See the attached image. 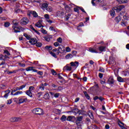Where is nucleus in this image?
<instances>
[{
	"label": "nucleus",
	"instance_id": "obj_26",
	"mask_svg": "<svg viewBox=\"0 0 129 129\" xmlns=\"http://www.w3.org/2000/svg\"><path fill=\"white\" fill-rule=\"evenodd\" d=\"M88 115L89 117L91 118V119H93L94 118V117H93V114L92 113V112H89Z\"/></svg>",
	"mask_w": 129,
	"mask_h": 129
},
{
	"label": "nucleus",
	"instance_id": "obj_37",
	"mask_svg": "<svg viewBox=\"0 0 129 129\" xmlns=\"http://www.w3.org/2000/svg\"><path fill=\"white\" fill-rule=\"evenodd\" d=\"M40 31L42 33V34H44V35H46L47 34V31L46 30L44 29L43 28H41Z\"/></svg>",
	"mask_w": 129,
	"mask_h": 129
},
{
	"label": "nucleus",
	"instance_id": "obj_25",
	"mask_svg": "<svg viewBox=\"0 0 129 129\" xmlns=\"http://www.w3.org/2000/svg\"><path fill=\"white\" fill-rule=\"evenodd\" d=\"M114 8L112 9V11H111L110 15L112 17H114V15H115V11H114Z\"/></svg>",
	"mask_w": 129,
	"mask_h": 129
},
{
	"label": "nucleus",
	"instance_id": "obj_39",
	"mask_svg": "<svg viewBox=\"0 0 129 129\" xmlns=\"http://www.w3.org/2000/svg\"><path fill=\"white\" fill-rule=\"evenodd\" d=\"M30 91L32 92V91H34L35 90V87L34 86H30L29 87V90Z\"/></svg>",
	"mask_w": 129,
	"mask_h": 129
},
{
	"label": "nucleus",
	"instance_id": "obj_54",
	"mask_svg": "<svg viewBox=\"0 0 129 129\" xmlns=\"http://www.w3.org/2000/svg\"><path fill=\"white\" fill-rule=\"evenodd\" d=\"M51 72L52 75H56V74H57L56 73V72L54 70H51Z\"/></svg>",
	"mask_w": 129,
	"mask_h": 129
},
{
	"label": "nucleus",
	"instance_id": "obj_56",
	"mask_svg": "<svg viewBox=\"0 0 129 129\" xmlns=\"http://www.w3.org/2000/svg\"><path fill=\"white\" fill-rule=\"evenodd\" d=\"M60 95V94L58 93H56L55 94H54V97H55L56 98L59 97V96Z\"/></svg>",
	"mask_w": 129,
	"mask_h": 129
},
{
	"label": "nucleus",
	"instance_id": "obj_57",
	"mask_svg": "<svg viewBox=\"0 0 129 129\" xmlns=\"http://www.w3.org/2000/svg\"><path fill=\"white\" fill-rule=\"evenodd\" d=\"M0 87H1V88H2V89H6V88H7L6 87V85H1Z\"/></svg>",
	"mask_w": 129,
	"mask_h": 129
},
{
	"label": "nucleus",
	"instance_id": "obj_63",
	"mask_svg": "<svg viewBox=\"0 0 129 129\" xmlns=\"http://www.w3.org/2000/svg\"><path fill=\"white\" fill-rule=\"evenodd\" d=\"M123 18L124 20H128V16H127V15L123 16Z\"/></svg>",
	"mask_w": 129,
	"mask_h": 129
},
{
	"label": "nucleus",
	"instance_id": "obj_27",
	"mask_svg": "<svg viewBox=\"0 0 129 129\" xmlns=\"http://www.w3.org/2000/svg\"><path fill=\"white\" fill-rule=\"evenodd\" d=\"M73 57V56L72 55V54L69 53L66 55V59H70V58H72Z\"/></svg>",
	"mask_w": 129,
	"mask_h": 129
},
{
	"label": "nucleus",
	"instance_id": "obj_42",
	"mask_svg": "<svg viewBox=\"0 0 129 129\" xmlns=\"http://www.w3.org/2000/svg\"><path fill=\"white\" fill-rule=\"evenodd\" d=\"M17 72H18V70H14L12 72H8V74H13V73L16 74Z\"/></svg>",
	"mask_w": 129,
	"mask_h": 129
},
{
	"label": "nucleus",
	"instance_id": "obj_32",
	"mask_svg": "<svg viewBox=\"0 0 129 129\" xmlns=\"http://www.w3.org/2000/svg\"><path fill=\"white\" fill-rule=\"evenodd\" d=\"M20 94H23V91H17L14 93V96L20 95Z\"/></svg>",
	"mask_w": 129,
	"mask_h": 129
},
{
	"label": "nucleus",
	"instance_id": "obj_30",
	"mask_svg": "<svg viewBox=\"0 0 129 129\" xmlns=\"http://www.w3.org/2000/svg\"><path fill=\"white\" fill-rule=\"evenodd\" d=\"M24 36L25 37V38H26V39H27V40H30L31 36L27 35L26 33H24Z\"/></svg>",
	"mask_w": 129,
	"mask_h": 129
},
{
	"label": "nucleus",
	"instance_id": "obj_35",
	"mask_svg": "<svg viewBox=\"0 0 129 129\" xmlns=\"http://www.w3.org/2000/svg\"><path fill=\"white\" fill-rule=\"evenodd\" d=\"M11 25V23H10V22H5V24H4V26L6 27V28H8V27H10Z\"/></svg>",
	"mask_w": 129,
	"mask_h": 129
},
{
	"label": "nucleus",
	"instance_id": "obj_14",
	"mask_svg": "<svg viewBox=\"0 0 129 129\" xmlns=\"http://www.w3.org/2000/svg\"><path fill=\"white\" fill-rule=\"evenodd\" d=\"M105 48H106V47L105 46H99L98 48V51H100V52H104V51H105Z\"/></svg>",
	"mask_w": 129,
	"mask_h": 129
},
{
	"label": "nucleus",
	"instance_id": "obj_21",
	"mask_svg": "<svg viewBox=\"0 0 129 129\" xmlns=\"http://www.w3.org/2000/svg\"><path fill=\"white\" fill-rule=\"evenodd\" d=\"M53 90H56V91H61V90H63V87L61 86L57 87V88L53 89Z\"/></svg>",
	"mask_w": 129,
	"mask_h": 129
},
{
	"label": "nucleus",
	"instance_id": "obj_50",
	"mask_svg": "<svg viewBox=\"0 0 129 129\" xmlns=\"http://www.w3.org/2000/svg\"><path fill=\"white\" fill-rule=\"evenodd\" d=\"M128 0H121V4H127Z\"/></svg>",
	"mask_w": 129,
	"mask_h": 129
},
{
	"label": "nucleus",
	"instance_id": "obj_52",
	"mask_svg": "<svg viewBox=\"0 0 129 129\" xmlns=\"http://www.w3.org/2000/svg\"><path fill=\"white\" fill-rule=\"evenodd\" d=\"M78 8L81 10V11H82V12H83V13H85V14H86V12H85V10H84V9H83V8L82 7H78Z\"/></svg>",
	"mask_w": 129,
	"mask_h": 129
},
{
	"label": "nucleus",
	"instance_id": "obj_28",
	"mask_svg": "<svg viewBox=\"0 0 129 129\" xmlns=\"http://www.w3.org/2000/svg\"><path fill=\"white\" fill-rule=\"evenodd\" d=\"M46 10L47 11V12L51 13V12H52L53 11V8H52L51 7H48L46 9Z\"/></svg>",
	"mask_w": 129,
	"mask_h": 129
},
{
	"label": "nucleus",
	"instance_id": "obj_43",
	"mask_svg": "<svg viewBox=\"0 0 129 129\" xmlns=\"http://www.w3.org/2000/svg\"><path fill=\"white\" fill-rule=\"evenodd\" d=\"M49 30L50 31H53L54 32H57V31L56 30V29L52 26H51L50 27H49Z\"/></svg>",
	"mask_w": 129,
	"mask_h": 129
},
{
	"label": "nucleus",
	"instance_id": "obj_47",
	"mask_svg": "<svg viewBox=\"0 0 129 129\" xmlns=\"http://www.w3.org/2000/svg\"><path fill=\"white\" fill-rule=\"evenodd\" d=\"M44 18L47 21V20H49V19H50V16L49 15V14H45L44 15Z\"/></svg>",
	"mask_w": 129,
	"mask_h": 129
},
{
	"label": "nucleus",
	"instance_id": "obj_11",
	"mask_svg": "<svg viewBox=\"0 0 129 129\" xmlns=\"http://www.w3.org/2000/svg\"><path fill=\"white\" fill-rule=\"evenodd\" d=\"M37 40L36 38H32L29 40V43L31 44V45H35L37 44Z\"/></svg>",
	"mask_w": 129,
	"mask_h": 129
},
{
	"label": "nucleus",
	"instance_id": "obj_31",
	"mask_svg": "<svg viewBox=\"0 0 129 129\" xmlns=\"http://www.w3.org/2000/svg\"><path fill=\"white\" fill-rule=\"evenodd\" d=\"M22 120V118L20 117H15V122H18V121H21Z\"/></svg>",
	"mask_w": 129,
	"mask_h": 129
},
{
	"label": "nucleus",
	"instance_id": "obj_1",
	"mask_svg": "<svg viewBox=\"0 0 129 129\" xmlns=\"http://www.w3.org/2000/svg\"><path fill=\"white\" fill-rule=\"evenodd\" d=\"M13 24L14 25L13 26L12 28L14 30L15 33H20L21 32L20 30H21V31H24V28L22 27L18 28L16 27V26H18V25H19V23H15V21H13Z\"/></svg>",
	"mask_w": 129,
	"mask_h": 129
},
{
	"label": "nucleus",
	"instance_id": "obj_59",
	"mask_svg": "<svg viewBox=\"0 0 129 129\" xmlns=\"http://www.w3.org/2000/svg\"><path fill=\"white\" fill-rule=\"evenodd\" d=\"M53 45H54V46L55 47H58V46H59V43H58V42H54V44H53Z\"/></svg>",
	"mask_w": 129,
	"mask_h": 129
},
{
	"label": "nucleus",
	"instance_id": "obj_61",
	"mask_svg": "<svg viewBox=\"0 0 129 129\" xmlns=\"http://www.w3.org/2000/svg\"><path fill=\"white\" fill-rule=\"evenodd\" d=\"M69 18H70V14H69V16H67L65 17L66 21H68V20H69Z\"/></svg>",
	"mask_w": 129,
	"mask_h": 129
},
{
	"label": "nucleus",
	"instance_id": "obj_40",
	"mask_svg": "<svg viewBox=\"0 0 129 129\" xmlns=\"http://www.w3.org/2000/svg\"><path fill=\"white\" fill-rule=\"evenodd\" d=\"M32 15L34 18H37V17H38V14L37 13V12H36V11H33L32 13Z\"/></svg>",
	"mask_w": 129,
	"mask_h": 129
},
{
	"label": "nucleus",
	"instance_id": "obj_9",
	"mask_svg": "<svg viewBox=\"0 0 129 129\" xmlns=\"http://www.w3.org/2000/svg\"><path fill=\"white\" fill-rule=\"evenodd\" d=\"M82 119H83V117L82 116H80V117H78L77 118V120L76 121V123L78 125L79 123H80V121H82Z\"/></svg>",
	"mask_w": 129,
	"mask_h": 129
},
{
	"label": "nucleus",
	"instance_id": "obj_51",
	"mask_svg": "<svg viewBox=\"0 0 129 129\" xmlns=\"http://www.w3.org/2000/svg\"><path fill=\"white\" fill-rule=\"evenodd\" d=\"M26 86H27V85H22V86H20V90H23V89H24Z\"/></svg>",
	"mask_w": 129,
	"mask_h": 129
},
{
	"label": "nucleus",
	"instance_id": "obj_22",
	"mask_svg": "<svg viewBox=\"0 0 129 129\" xmlns=\"http://www.w3.org/2000/svg\"><path fill=\"white\" fill-rule=\"evenodd\" d=\"M66 119H67V117H66L65 115H63L60 118V120H61V121H65Z\"/></svg>",
	"mask_w": 129,
	"mask_h": 129
},
{
	"label": "nucleus",
	"instance_id": "obj_15",
	"mask_svg": "<svg viewBox=\"0 0 129 129\" xmlns=\"http://www.w3.org/2000/svg\"><path fill=\"white\" fill-rule=\"evenodd\" d=\"M89 52H91V53H99L98 50H96L92 48H89Z\"/></svg>",
	"mask_w": 129,
	"mask_h": 129
},
{
	"label": "nucleus",
	"instance_id": "obj_64",
	"mask_svg": "<svg viewBox=\"0 0 129 129\" xmlns=\"http://www.w3.org/2000/svg\"><path fill=\"white\" fill-rule=\"evenodd\" d=\"M12 102V99L9 100L7 101V104H11Z\"/></svg>",
	"mask_w": 129,
	"mask_h": 129
},
{
	"label": "nucleus",
	"instance_id": "obj_17",
	"mask_svg": "<svg viewBox=\"0 0 129 129\" xmlns=\"http://www.w3.org/2000/svg\"><path fill=\"white\" fill-rule=\"evenodd\" d=\"M115 20L116 21V22L118 23L121 20V17H120V16H118L115 18Z\"/></svg>",
	"mask_w": 129,
	"mask_h": 129
},
{
	"label": "nucleus",
	"instance_id": "obj_44",
	"mask_svg": "<svg viewBox=\"0 0 129 129\" xmlns=\"http://www.w3.org/2000/svg\"><path fill=\"white\" fill-rule=\"evenodd\" d=\"M26 71H33V67H30L26 69Z\"/></svg>",
	"mask_w": 129,
	"mask_h": 129
},
{
	"label": "nucleus",
	"instance_id": "obj_41",
	"mask_svg": "<svg viewBox=\"0 0 129 129\" xmlns=\"http://www.w3.org/2000/svg\"><path fill=\"white\" fill-rule=\"evenodd\" d=\"M33 64H34L36 66H40V63H39V61H35L32 62Z\"/></svg>",
	"mask_w": 129,
	"mask_h": 129
},
{
	"label": "nucleus",
	"instance_id": "obj_49",
	"mask_svg": "<svg viewBox=\"0 0 129 129\" xmlns=\"http://www.w3.org/2000/svg\"><path fill=\"white\" fill-rule=\"evenodd\" d=\"M71 52V49L69 47H67L66 48L65 52Z\"/></svg>",
	"mask_w": 129,
	"mask_h": 129
},
{
	"label": "nucleus",
	"instance_id": "obj_16",
	"mask_svg": "<svg viewBox=\"0 0 129 129\" xmlns=\"http://www.w3.org/2000/svg\"><path fill=\"white\" fill-rule=\"evenodd\" d=\"M64 69H66L67 71H71L72 70V67L69 66H66L64 67Z\"/></svg>",
	"mask_w": 129,
	"mask_h": 129
},
{
	"label": "nucleus",
	"instance_id": "obj_20",
	"mask_svg": "<svg viewBox=\"0 0 129 129\" xmlns=\"http://www.w3.org/2000/svg\"><path fill=\"white\" fill-rule=\"evenodd\" d=\"M44 98L45 99H50V95H49V93H47L44 94Z\"/></svg>",
	"mask_w": 129,
	"mask_h": 129
},
{
	"label": "nucleus",
	"instance_id": "obj_18",
	"mask_svg": "<svg viewBox=\"0 0 129 129\" xmlns=\"http://www.w3.org/2000/svg\"><path fill=\"white\" fill-rule=\"evenodd\" d=\"M48 8V4L47 3H43L42 5L41 9L44 10V9H47Z\"/></svg>",
	"mask_w": 129,
	"mask_h": 129
},
{
	"label": "nucleus",
	"instance_id": "obj_24",
	"mask_svg": "<svg viewBox=\"0 0 129 129\" xmlns=\"http://www.w3.org/2000/svg\"><path fill=\"white\" fill-rule=\"evenodd\" d=\"M39 89H40V90H45V87L44 86V84H41L40 85Z\"/></svg>",
	"mask_w": 129,
	"mask_h": 129
},
{
	"label": "nucleus",
	"instance_id": "obj_5",
	"mask_svg": "<svg viewBox=\"0 0 129 129\" xmlns=\"http://www.w3.org/2000/svg\"><path fill=\"white\" fill-rule=\"evenodd\" d=\"M122 9H124V6L123 5L114 7V10H115L117 13H119Z\"/></svg>",
	"mask_w": 129,
	"mask_h": 129
},
{
	"label": "nucleus",
	"instance_id": "obj_3",
	"mask_svg": "<svg viewBox=\"0 0 129 129\" xmlns=\"http://www.w3.org/2000/svg\"><path fill=\"white\" fill-rule=\"evenodd\" d=\"M33 113L35 114H38V115H43L44 114V111L43 109L40 108H35L32 110Z\"/></svg>",
	"mask_w": 129,
	"mask_h": 129
},
{
	"label": "nucleus",
	"instance_id": "obj_6",
	"mask_svg": "<svg viewBox=\"0 0 129 129\" xmlns=\"http://www.w3.org/2000/svg\"><path fill=\"white\" fill-rule=\"evenodd\" d=\"M70 65L71 67H75V68H77L78 66H79V62L78 61H75V62H71Z\"/></svg>",
	"mask_w": 129,
	"mask_h": 129
},
{
	"label": "nucleus",
	"instance_id": "obj_46",
	"mask_svg": "<svg viewBox=\"0 0 129 129\" xmlns=\"http://www.w3.org/2000/svg\"><path fill=\"white\" fill-rule=\"evenodd\" d=\"M57 42H58V43H59V44H62V38L61 37L57 38Z\"/></svg>",
	"mask_w": 129,
	"mask_h": 129
},
{
	"label": "nucleus",
	"instance_id": "obj_53",
	"mask_svg": "<svg viewBox=\"0 0 129 129\" xmlns=\"http://www.w3.org/2000/svg\"><path fill=\"white\" fill-rule=\"evenodd\" d=\"M79 7H77V8H75L74 9V12H76V13H78L79 12Z\"/></svg>",
	"mask_w": 129,
	"mask_h": 129
},
{
	"label": "nucleus",
	"instance_id": "obj_23",
	"mask_svg": "<svg viewBox=\"0 0 129 129\" xmlns=\"http://www.w3.org/2000/svg\"><path fill=\"white\" fill-rule=\"evenodd\" d=\"M117 81H118V82H123V79L121 77H119V76L117 77Z\"/></svg>",
	"mask_w": 129,
	"mask_h": 129
},
{
	"label": "nucleus",
	"instance_id": "obj_4",
	"mask_svg": "<svg viewBox=\"0 0 129 129\" xmlns=\"http://www.w3.org/2000/svg\"><path fill=\"white\" fill-rule=\"evenodd\" d=\"M29 21L28 18L24 17L21 19L20 24L22 25H28V24H29Z\"/></svg>",
	"mask_w": 129,
	"mask_h": 129
},
{
	"label": "nucleus",
	"instance_id": "obj_33",
	"mask_svg": "<svg viewBox=\"0 0 129 129\" xmlns=\"http://www.w3.org/2000/svg\"><path fill=\"white\" fill-rule=\"evenodd\" d=\"M122 75H124V76H129V72H122Z\"/></svg>",
	"mask_w": 129,
	"mask_h": 129
},
{
	"label": "nucleus",
	"instance_id": "obj_55",
	"mask_svg": "<svg viewBox=\"0 0 129 129\" xmlns=\"http://www.w3.org/2000/svg\"><path fill=\"white\" fill-rule=\"evenodd\" d=\"M32 2H33V3H38V4H40V3H41L40 0H32Z\"/></svg>",
	"mask_w": 129,
	"mask_h": 129
},
{
	"label": "nucleus",
	"instance_id": "obj_38",
	"mask_svg": "<svg viewBox=\"0 0 129 129\" xmlns=\"http://www.w3.org/2000/svg\"><path fill=\"white\" fill-rule=\"evenodd\" d=\"M45 49L46 50H52L53 48L51 46H45Z\"/></svg>",
	"mask_w": 129,
	"mask_h": 129
},
{
	"label": "nucleus",
	"instance_id": "obj_13",
	"mask_svg": "<svg viewBox=\"0 0 129 129\" xmlns=\"http://www.w3.org/2000/svg\"><path fill=\"white\" fill-rule=\"evenodd\" d=\"M26 95H28V96H29V97H33V93L31 91H29V90L26 91L25 92Z\"/></svg>",
	"mask_w": 129,
	"mask_h": 129
},
{
	"label": "nucleus",
	"instance_id": "obj_10",
	"mask_svg": "<svg viewBox=\"0 0 129 129\" xmlns=\"http://www.w3.org/2000/svg\"><path fill=\"white\" fill-rule=\"evenodd\" d=\"M63 49V46L62 45H60L58 47L59 52L57 53V54H59V52L61 53H65V49Z\"/></svg>",
	"mask_w": 129,
	"mask_h": 129
},
{
	"label": "nucleus",
	"instance_id": "obj_7",
	"mask_svg": "<svg viewBox=\"0 0 129 129\" xmlns=\"http://www.w3.org/2000/svg\"><path fill=\"white\" fill-rule=\"evenodd\" d=\"M42 21L39 20L37 23H36V27H37V28H44V26L42 25Z\"/></svg>",
	"mask_w": 129,
	"mask_h": 129
},
{
	"label": "nucleus",
	"instance_id": "obj_8",
	"mask_svg": "<svg viewBox=\"0 0 129 129\" xmlns=\"http://www.w3.org/2000/svg\"><path fill=\"white\" fill-rule=\"evenodd\" d=\"M52 38H53V36H52V35H47V36L43 37V39H44V40L46 41V42H50Z\"/></svg>",
	"mask_w": 129,
	"mask_h": 129
},
{
	"label": "nucleus",
	"instance_id": "obj_60",
	"mask_svg": "<svg viewBox=\"0 0 129 129\" xmlns=\"http://www.w3.org/2000/svg\"><path fill=\"white\" fill-rule=\"evenodd\" d=\"M42 94H43L42 92H39L37 93V95L38 97H41V95H42Z\"/></svg>",
	"mask_w": 129,
	"mask_h": 129
},
{
	"label": "nucleus",
	"instance_id": "obj_29",
	"mask_svg": "<svg viewBox=\"0 0 129 129\" xmlns=\"http://www.w3.org/2000/svg\"><path fill=\"white\" fill-rule=\"evenodd\" d=\"M113 62V57L112 56H110L109 57V60L108 61V63L109 64H111Z\"/></svg>",
	"mask_w": 129,
	"mask_h": 129
},
{
	"label": "nucleus",
	"instance_id": "obj_62",
	"mask_svg": "<svg viewBox=\"0 0 129 129\" xmlns=\"http://www.w3.org/2000/svg\"><path fill=\"white\" fill-rule=\"evenodd\" d=\"M99 71L100 72H104V69L102 68H100Z\"/></svg>",
	"mask_w": 129,
	"mask_h": 129
},
{
	"label": "nucleus",
	"instance_id": "obj_34",
	"mask_svg": "<svg viewBox=\"0 0 129 129\" xmlns=\"http://www.w3.org/2000/svg\"><path fill=\"white\" fill-rule=\"evenodd\" d=\"M35 44H36V46L37 47H42V46L43 45L41 42H38V41H37L36 43H35Z\"/></svg>",
	"mask_w": 129,
	"mask_h": 129
},
{
	"label": "nucleus",
	"instance_id": "obj_36",
	"mask_svg": "<svg viewBox=\"0 0 129 129\" xmlns=\"http://www.w3.org/2000/svg\"><path fill=\"white\" fill-rule=\"evenodd\" d=\"M11 122H16V117H12L10 119Z\"/></svg>",
	"mask_w": 129,
	"mask_h": 129
},
{
	"label": "nucleus",
	"instance_id": "obj_19",
	"mask_svg": "<svg viewBox=\"0 0 129 129\" xmlns=\"http://www.w3.org/2000/svg\"><path fill=\"white\" fill-rule=\"evenodd\" d=\"M74 117V116H69L67 118V120H68V121H72Z\"/></svg>",
	"mask_w": 129,
	"mask_h": 129
},
{
	"label": "nucleus",
	"instance_id": "obj_45",
	"mask_svg": "<svg viewBox=\"0 0 129 129\" xmlns=\"http://www.w3.org/2000/svg\"><path fill=\"white\" fill-rule=\"evenodd\" d=\"M50 54L52 56V57H54V58H57V56L56 55V54L53 52H50Z\"/></svg>",
	"mask_w": 129,
	"mask_h": 129
},
{
	"label": "nucleus",
	"instance_id": "obj_12",
	"mask_svg": "<svg viewBox=\"0 0 129 129\" xmlns=\"http://www.w3.org/2000/svg\"><path fill=\"white\" fill-rule=\"evenodd\" d=\"M5 94L4 95L3 97L5 98H8L9 97V95L10 93H11V90H7L5 91Z\"/></svg>",
	"mask_w": 129,
	"mask_h": 129
},
{
	"label": "nucleus",
	"instance_id": "obj_48",
	"mask_svg": "<svg viewBox=\"0 0 129 129\" xmlns=\"http://www.w3.org/2000/svg\"><path fill=\"white\" fill-rule=\"evenodd\" d=\"M4 55L3 54H0V61L2 62H5V59H3Z\"/></svg>",
	"mask_w": 129,
	"mask_h": 129
},
{
	"label": "nucleus",
	"instance_id": "obj_2",
	"mask_svg": "<svg viewBox=\"0 0 129 129\" xmlns=\"http://www.w3.org/2000/svg\"><path fill=\"white\" fill-rule=\"evenodd\" d=\"M30 100L28 99L25 96H21L18 98L19 104H22V103H27V102H30Z\"/></svg>",
	"mask_w": 129,
	"mask_h": 129
},
{
	"label": "nucleus",
	"instance_id": "obj_58",
	"mask_svg": "<svg viewBox=\"0 0 129 129\" xmlns=\"http://www.w3.org/2000/svg\"><path fill=\"white\" fill-rule=\"evenodd\" d=\"M0 20H1V21H5L7 20V17H0Z\"/></svg>",
	"mask_w": 129,
	"mask_h": 129
}]
</instances>
